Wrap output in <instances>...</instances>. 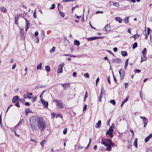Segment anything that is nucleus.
<instances>
[{"label": "nucleus", "instance_id": "obj_1", "mask_svg": "<svg viewBox=\"0 0 152 152\" xmlns=\"http://www.w3.org/2000/svg\"><path fill=\"white\" fill-rule=\"evenodd\" d=\"M30 125L32 129L37 130L39 129L43 131L46 127L45 121L42 118L36 116H32L30 120Z\"/></svg>", "mask_w": 152, "mask_h": 152}, {"label": "nucleus", "instance_id": "obj_2", "mask_svg": "<svg viewBox=\"0 0 152 152\" xmlns=\"http://www.w3.org/2000/svg\"><path fill=\"white\" fill-rule=\"evenodd\" d=\"M101 143L102 144L104 145L105 146H107L111 145L112 146H113L114 144H113L112 141L110 139H102Z\"/></svg>", "mask_w": 152, "mask_h": 152}, {"label": "nucleus", "instance_id": "obj_3", "mask_svg": "<svg viewBox=\"0 0 152 152\" xmlns=\"http://www.w3.org/2000/svg\"><path fill=\"white\" fill-rule=\"evenodd\" d=\"M113 132V129L112 128V126L110 127L109 129L107 130L106 132V134H109L110 138H112L113 137V135L112 134V133Z\"/></svg>", "mask_w": 152, "mask_h": 152}, {"label": "nucleus", "instance_id": "obj_4", "mask_svg": "<svg viewBox=\"0 0 152 152\" xmlns=\"http://www.w3.org/2000/svg\"><path fill=\"white\" fill-rule=\"evenodd\" d=\"M54 101L56 102V106L58 108H63V105L61 101L58 100H55Z\"/></svg>", "mask_w": 152, "mask_h": 152}, {"label": "nucleus", "instance_id": "obj_5", "mask_svg": "<svg viewBox=\"0 0 152 152\" xmlns=\"http://www.w3.org/2000/svg\"><path fill=\"white\" fill-rule=\"evenodd\" d=\"M101 92L99 96V101L100 102H102V98L103 97V95L105 94V93L103 92V91H104V88L102 87L101 88Z\"/></svg>", "mask_w": 152, "mask_h": 152}, {"label": "nucleus", "instance_id": "obj_6", "mask_svg": "<svg viewBox=\"0 0 152 152\" xmlns=\"http://www.w3.org/2000/svg\"><path fill=\"white\" fill-rule=\"evenodd\" d=\"M64 64L63 63H61L59 65L58 70V72L59 73H61L63 72L62 68Z\"/></svg>", "mask_w": 152, "mask_h": 152}, {"label": "nucleus", "instance_id": "obj_7", "mask_svg": "<svg viewBox=\"0 0 152 152\" xmlns=\"http://www.w3.org/2000/svg\"><path fill=\"white\" fill-rule=\"evenodd\" d=\"M40 102L42 103L44 106V107H48V102L45 101L44 100L41 99L40 100Z\"/></svg>", "mask_w": 152, "mask_h": 152}, {"label": "nucleus", "instance_id": "obj_8", "mask_svg": "<svg viewBox=\"0 0 152 152\" xmlns=\"http://www.w3.org/2000/svg\"><path fill=\"white\" fill-rule=\"evenodd\" d=\"M20 16V15L18 14L16 15L15 17V24L17 25L18 24V21Z\"/></svg>", "mask_w": 152, "mask_h": 152}, {"label": "nucleus", "instance_id": "obj_9", "mask_svg": "<svg viewBox=\"0 0 152 152\" xmlns=\"http://www.w3.org/2000/svg\"><path fill=\"white\" fill-rule=\"evenodd\" d=\"M18 100H19V97L18 96H14L12 99V102L13 103L16 102Z\"/></svg>", "mask_w": 152, "mask_h": 152}, {"label": "nucleus", "instance_id": "obj_10", "mask_svg": "<svg viewBox=\"0 0 152 152\" xmlns=\"http://www.w3.org/2000/svg\"><path fill=\"white\" fill-rule=\"evenodd\" d=\"M61 85L63 87L64 89H66L68 87H69V83L61 84Z\"/></svg>", "mask_w": 152, "mask_h": 152}, {"label": "nucleus", "instance_id": "obj_11", "mask_svg": "<svg viewBox=\"0 0 152 152\" xmlns=\"http://www.w3.org/2000/svg\"><path fill=\"white\" fill-rule=\"evenodd\" d=\"M152 137V134H150L145 139V142H147Z\"/></svg>", "mask_w": 152, "mask_h": 152}, {"label": "nucleus", "instance_id": "obj_12", "mask_svg": "<svg viewBox=\"0 0 152 152\" xmlns=\"http://www.w3.org/2000/svg\"><path fill=\"white\" fill-rule=\"evenodd\" d=\"M100 37H93L86 38V39L88 40L91 41L93 40H95L97 39H98Z\"/></svg>", "mask_w": 152, "mask_h": 152}, {"label": "nucleus", "instance_id": "obj_13", "mask_svg": "<svg viewBox=\"0 0 152 152\" xmlns=\"http://www.w3.org/2000/svg\"><path fill=\"white\" fill-rule=\"evenodd\" d=\"M101 121L100 120H99L97 123H96L95 125V127L96 128H99L101 126Z\"/></svg>", "mask_w": 152, "mask_h": 152}, {"label": "nucleus", "instance_id": "obj_14", "mask_svg": "<svg viewBox=\"0 0 152 152\" xmlns=\"http://www.w3.org/2000/svg\"><path fill=\"white\" fill-rule=\"evenodd\" d=\"M110 27L107 25L104 27V30L105 31H108L110 30Z\"/></svg>", "mask_w": 152, "mask_h": 152}, {"label": "nucleus", "instance_id": "obj_15", "mask_svg": "<svg viewBox=\"0 0 152 152\" xmlns=\"http://www.w3.org/2000/svg\"><path fill=\"white\" fill-rule=\"evenodd\" d=\"M140 118L143 119V121L144 123H148V119L145 117L140 116Z\"/></svg>", "mask_w": 152, "mask_h": 152}, {"label": "nucleus", "instance_id": "obj_16", "mask_svg": "<svg viewBox=\"0 0 152 152\" xmlns=\"http://www.w3.org/2000/svg\"><path fill=\"white\" fill-rule=\"evenodd\" d=\"M141 63L142 61H145L146 59V55H142L141 56Z\"/></svg>", "mask_w": 152, "mask_h": 152}, {"label": "nucleus", "instance_id": "obj_17", "mask_svg": "<svg viewBox=\"0 0 152 152\" xmlns=\"http://www.w3.org/2000/svg\"><path fill=\"white\" fill-rule=\"evenodd\" d=\"M128 99H129V97H126V99L124 100L122 102V103L121 104V107H122V106L124 104L125 102H126V101H127V100H128Z\"/></svg>", "mask_w": 152, "mask_h": 152}, {"label": "nucleus", "instance_id": "obj_18", "mask_svg": "<svg viewBox=\"0 0 152 152\" xmlns=\"http://www.w3.org/2000/svg\"><path fill=\"white\" fill-rule=\"evenodd\" d=\"M137 139L136 138L135 139L134 141V145L136 148L137 147Z\"/></svg>", "mask_w": 152, "mask_h": 152}, {"label": "nucleus", "instance_id": "obj_19", "mask_svg": "<svg viewBox=\"0 0 152 152\" xmlns=\"http://www.w3.org/2000/svg\"><path fill=\"white\" fill-rule=\"evenodd\" d=\"M115 20L118 21L119 23H121L122 21V19L119 17H116Z\"/></svg>", "mask_w": 152, "mask_h": 152}, {"label": "nucleus", "instance_id": "obj_20", "mask_svg": "<svg viewBox=\"0 0 152 152\" xmlns=\"http://www.w3.org/2000/svg\"><path fill=\"white\" fill-rule=\"evenodd\" d=\"M124 71L123 70H122L121 69L119 71V73L121 78H122L124 77Z\"/></svg>", "mask_w": 152, "mask_h": 152}, {"label": "nucleus", "instance_id": "obj_21", "mask_svg": "<svg viewBox=\"0 0 152 152\" xmlns=\"http://www.w3.org/2000/svg\"><path fill=\"white\" fill-rule=\"evenodd\" d=\"M23 122L24 120L23 119H20V121L17 124V125L16 126H20V125H21V124H23Z\"/></svg>", "mask_w": 152, "mask_h": 152}, {"label": "nucleus", "instance_id": "obj_22", "mask_svg": "<svg viewBox=\"0 0 152 152\" xmlns=\"http://www.w3.org/2000/svg\"><path fill=\"white\" fill-rule=\"evenodd\" d=\"M42 63H39L37 67V70H38L39 69H41L42 68Z\"/></svg>", "mask_w": 152, "mask_h": 152}, {"label": "nucleus", "instance_id": "obj_23", "mask_svg": "<svg viewBox=\"0 0 152 152\" xmlns=\"http://www.w3.org/2000/svg\"><path fill=\"white\" fill-rule=\"evenodd\" d=\"M107 147L106 149V150L108 151H110L112 150L111 147V145H109L107 146Z\"/></svg>", "mask_w": 152, "mask_h": 152}, {"label": "nucleus", "instance_id": "obj_24", "mask_svg": "<svg viewBox=\"0 0 152 152\" xmlns=\"http://www.w3.org/2000/svg\"><path fill=\"white\" fill-rule=\"evenodd\" d=\"M129 19L128 17H126L124 19V21L125 23L127 24L128 23V22H129V19Z\"/></svg>", "mask_w": 152, "mask_h": 152}, {"label": "nucleus", "instance_id": "obj_25", "mask_svg": "<svg viewBox=\"0 0 152 152\" xmlns=\"http://www.w3.org/2000/svg\"><path fill=\"white\" fill-rule=\"evenodd\" d=\"M121 55L124 56H127V53L126 51H122L121 52Z\"/></svg>", "mask_w": 152, "mask_h": 152}, {"label": "nucleus", "instance_id": "obj_26", "mask_svg": "<svg viewBox=\"0 0 152 152\" xmlns=\"http://www.w3.org/2000/svg\"><path fill=\"white\" fill-rule=\"evenodd\" d=\"M74 43L75 45L77 46H78L80 44V42L79 41L77 40H75L74 41Z\"/></svg>", "mask_w": 152, "mask_h": 152}, {"label": "nucleus", "instance_id": "obj_27", "mask_svg": "<svg viewBox=\"0 0 152 152\" xmlns=\"http://www.w3.org/2000/svg\"><path fill=\"white\" fill-rule=\"evenodd\" d=\"M58 10L59 12V14H60V16L62 18H64V15H65L64 13L61 11L60 10H59V9Z\"/></svg>", "mask_w": 152, "mask_h": 152}, {"label": "nucleus", "instance_id": "obj_28", "mask_svg": "<svg viewBox=\"0 0 152 152\" xmlns=\"http://www.w3.org/2000/svg\"><path fill=\"white\" fill-rule=\"evenodd\" d=\"M147 50L146 48H144L142 51V55H146Z\"/></svg>", "mask_w": 152, "mask_h": 152}, {"label": "nucleus", "instance_id": "obj_29", "mask_svg": "<svg viewBox=\"0 0 152 152\" xmlns=\"http://www.w3.org/2000/svg\"><path fill=\"white\" fill-rule=\"evenodd\" d=\"M0 10L2 12H5L6 11V8L4 7H1Z\"/></svg>", "mask_w": 152, "mask_h": 152}, {"label": "nucleus", "instance_id": "obj_30", "mask_svg": "<svg viewBox=\"0 0 152 152\" xmlns=\"http://www.w3.org/2000/svg\"><path fill=\"white\" fill-rule=\"evenodd\" d=\"M55 47L54 46H53L52 48L50 50V52L51 53H53L55 51Z\"/></svg>", "mask_w": 152, "mask_h": 152}, {"label": "nucleus", "instance_id": "obj_31", "mask_svg": "<svg viewBox=\"0 0 152 152\" xmlns=\"http://www.w3.org/2000/svg\"><path fill=\"white\" fill-rule=\"evenodd\" d=\"M45 69H46L48 72H49L50 71V68L48 66H45Z\"/></svg>", "mask_w": 152, "mask_h": 152}, {"label": "nucleus", "instance_id": "obj_32", "mask_svg": "<svg viewBox=\"0 0 152 152\" xmlns=\"http://www.w3.org/2000/svg\"><path fill=\"white\" fill-rule=\"evenodd\" d=\"M113 3V5L116 7H118L119 6V4L118 2H112Z\"/></svg>", "mask_w": 152, "mask_h": 152}, {"label": "nucleus", "instance_id": "obj_33", "mask_svg": "<svg viewBox=\"0 0 152 152\" xmlns=\"http://www.w3.org/2000/svg\"><path fill=\"white\" fill-rule=\"evenodd\" d=\"M137 42H135L133 45L132 48L133 49H134L137 47Z\"/></svg>", "mask_w": 152, "mask_h": 152}, {"label": "nucleus", "instance_id": "obj_34", "mask_svg": "<svg viewBox=\"0 0 152 152\" xmlns=\"http://www.w3.org/2000/svg\"><path fill=\"white\" fill-rule=\"evenodd\" d=\"M26 115H27L29 113H32V111H29V109H26L25 110Z\"/></svg>", "mask_w": 152, "mask_h": 152}, {"label": "nucleus", "instance_id": "obj_35", "mask_svg": "<svg viewBox=\"0 0 152 152\" xmlns=\"http://www.w3.org/2000/svg\"><path fill=\"white\" fill-rule=\"evenodd\" d=\"M110 102L113 105H115V102L114 100H111L110 101Z\"/></svg>", "mask_w": 152, "mask_h": 152}, {"label": "nucleus", "instance_id": "obj_36", "mask_svg": "<svg viewBox=\"0 0 152 152\" xmlns=\"http://www.w3.org/2000/svg\"><path fill=\"white\" fill-rule=\"evenodd\" d=\"M67 129L66 128H65L63 131V133L64 134H66L67 133Z\"/></svg>", "mask_w": 152, "mask_h": 152}, {"label": "nucleus", "instance_id": "obj_37", "mask_svg": "<svg viewBox=\"0 0 152 152\" xmlns=\"http://www.w3.org/2000/svg\"><path fill=\"white\" fill-rule=\"evenodd\" d=\"M84 76L85 77L88 78L89 77V75L88 73H86L84 74Z\"/></svg>", "mask_w": 152, "mask_h": 152}, {"label": "nucleus", "instance_id": "obj_38", "mask_svg": "<svg viewBox=\"0 0 152 152\" xmlns=\"http://www.w3.org/2000/svg\"><path fill=\"white\" fill-rule=\"evenodd\" d=\"M25 20H26V26L29 27V26H30V24L29 23V21L28 20H27L26 19H25Z\"/></svg>", "mask_w": 152, "mask_h": 152}, {"label": "nucleus", "instance_id": "obj_39", "mask_svg": "<svg viewBox=\"0 0 152 152\" xmlns=\"http://www.w3.org/2000/svg\"><path fill=\"white\" fill-rule=\"evenodd\" d=\"M45 141L44 140L40 142L41 145L42 146H43L44 144L45 143Z\"/></svg>", "mask_w": 152, "mask_h": 152}, {"label": "nucleus", "instance_id": "obj_40", "mask_svg": "<svg viewBox=\"0 0 152 152\" xmlns=\"http://www.w3.org/2000/svg\"><path fill=\"white\" fill-rule=\"evenodd\" d=\"M151 31V30L149 28H147V34L148 35L149 34Z\"/></svg>", "mask_w": 152, "mask_h": 152}, {"label": "nucleus", "instance_id": "obj_41", "mask_svg": "<svg viewBox=\"0 0 152 152\" xmlns=\"http://www.w3.org/2000/svg\"><path fill=\"white\" fill-rule=\"evenodd\" d=\"M139 35H134L133 36V37L135 39H137V38H138L139 37Z\"/></svg>", "mask_w": 152, "mask_h": 152}, {"label": "nucleus", "instance_id": "obj_42", "mask_svg": "<svg viewBox=\"0 0 152 152\" xmlns=\"http://www.w3.org/2000/svg\"><path fill=\"white\" fill-rule=\"evenodd\" d=\"M55 8V4H53L52 5L51 7L50 8V9H53Z\"/></svg>", "mask_w": 152, "mask_h": 152}, {"label": "nucleus", "instance_id": "obj_43", "mask_svg": "<svg viewBox=\"0 0 152 152\" xmlns=\"http://www.w3.org/2000/svg\"><path fill=\"white\" fill-rule=\"evenodd\" d=\"M45 91H44L41 94L39 95V97L41 99L42 98V95L43 93L45 92Z\"/></svg>", "mask_w": 152, "mask_h": 152}, {"label": "nucleus", "instance_id": "obj_44", "mask_svg": "<svg viewBox=\"0 0 152 152\" xmlns=\"http://www.w3.org/2000/svg\"><path fill=\"white\" fill-rule=\"evenodd\" d=\"M15 105L16 106L18 107H20V105H19V102H17L15 104Z\"/></svg>", "mask_w": 152, "mask_h": 152}, {"label": "nucleus", "instance_id": "obj_45", "mask_svg": "<svg viewBox=\"0 0 152 152\" xmlns=\"http://www.w3.org/2000/svg\"><path fill=\"white\" fill-rule=\"evenodd\" d=\"M56 117H60V118H62V115L60 114H58L57 115Z\"/></svg>", "mask_w": 152, "mask_h": 152}, {"label": "nucleus", "instance_id": "obj_46", "mask_svg": "<svg viewBox=\"0 0 152 152\" xmlns=\"http://www.w3.org/2000/svg\"><path fill=\"white\" fill-rule=\"evenodd\" d=\"M128 60H129V59H127L126 61L125 64V65H128Z\"/></svg>", "mask_w": 152, "mask_h": 152}, {"label": "nucleus", "instance_id": "obj_47", "mask_svg": "<svg viewBox=\"0 0 152 152\" xmlns=\"http://www.w3.org/2000/svg\"><path fill=\"white\" fill-rule=\"evenodd\" d=\"M87 105L86 104H85L84 107H83V111H84L87 108Z\"/></svg>", "mask_w": 152, "mask_h": 152}, {"label": "nucleus", "instance_id": "obj_48", "mask_svg": "<svg viewBox=\"0 0 152 152\" xmlns=\"http://www.w3.org/2000/svg\"><path fill=\"white\" fill-rule=\"evenodd\" d=\"M74 0H63V2H69L74 1Z\"/></svg>", "mask_w": 152, "mask_h": 152}, {"label": "nucleus", "instance_id": "obj_49", "mask_svg": "<svg viewBox=\"0 0 152 152\" xmlns=\"http://www.w3.org/2000/svg\"><path fill=\"white\" fill-rule=\"evenodd\" d=\"M16 67V64H15L13 65L12 66V69H14Z\"/></svg>", "mask_w": 152, "mask_h": 152}, {"label": "nucleus", "instance_id": "obj_50", "mask_svg": "<svg viewBox=\"0 0 152 152\" xmlns=\"http://www.w3.org/2000/svg\"><path fill=\"white\" fill-rule=\"evenodd\" d=\"M107 80H108V83L110 84V76H109L108 77V78H107Z\"/></svg>", "mask_w": 152, "mask_h": 152}, {"label": "nucleus", "instance_id": "obj_51", "mask_svg": "<svg viewBox=\"0 0 152 152\" xmlns=\"http://www.w3.org/2000/svg\"><path fill=\"white\" fill-rule=\"evenodd\" d=\"M77 73L76 72H74L73 73V76L74 77H75L77 75Z\"/></svg>", "mask_w": 152, "mask_h": 152}, {"label": "nucleus", "instance_id": "obj_52", "mask_svg": "<svg viewBox=\"0 0 152 152\" xmlns=\"http://www.w3.org/2000/svg\"><path fill=\"white\" fill-rule=\"evenodd\" d=\"M99 77H98L97 79H96V85H97L99 81Z\"/></svg>", "mask_w": 152, "mask_h": 152}, {"label": "nucleus", "instance_id": "obj_53", "mask_svg": "<svg viewBox=\"0 0 152 152\" xmlns=\"http://www.w3.org/2000/svg\"><path fill=\"white\" fill-rule=\"evenodd\" d=\"M113 50L115 52L117 51L118 49L117 48L115 47L113 48Z\"/></svg>", "mask_w": 152, "mask_h": 152}, {"label": "nucleus", "instance_id": "obj_54", "mask_svg": "<svg viewBox=\"0 0 152 152\" xmlns=\"http://www.w3.org/2000/svg\"><path fill=\"white\" fill-rule=\"evenodd\" d=\"M83 148L84 147H82V146H81V145H79L78 146V148L79 149H82V148Z\"/></svg>", "mask_w": 152, "mask_h": 152}, {"label": "nucleus", "instance_id": "obj_55", "mask_svg": "<svg viewBox=\"0 0 152 152\" xmlns=\"http://www.w3.org/2000/svg\"><path fill=\"white\" fill-rule=\"evenodd\" d=\"M36 97H34V98L32 99V102H34L36 100Z\"/></svg>", "mask_w": 152, "mask_h": 152}, {"label": "nucleus", "instance_id": "obj_56", "mask_svg": "<svg viewBox=\"0 0 152 152\" xmlns=\"http://www.w3.org/2000/svg\"><path fill=\"white\" fill-rule=\"evenodd\" d=\"M99 13H103V11H97L96 12V14H98Z\"/></svg>", "mask_w": 152, "mask_h": 152}, {"label": "nucleus", "instance_id": "obj_57", "mask_svg": "<svg viewBox=\"0 0 152 152\" xmlns=\"http://www.w3.org/2000/svg\"><path fill=\"white\" fill-rule=\"evenodd\" d=\"M30 104L28 102H26L25 103V105L26 106H29L30 105Z\"/></svg>", "mask_w": 152, "mask_h": 152}, {"label": "nucleus", "instance_id": "obj_58", "mask_svg": "<svg viewBox=\"0 0 152 152\" xmlns=\"http://www.w3.org/2000/svg\"><path fill=\"white\" fill-rule=\"evenodd\" d=\"M51 117H52V118H53L54 117L55 115V113H51Z\"/></svg>", "mask_w": 152, "mask_h": 152}, {"label": "nucleus", "instance_id": "obj_59", "mask_svg": "<svg viewBox=\"0 0 152 152\" xmlns=\"http://www.w3.org/2000/svg\"><path fill=\"white\" fill-rule=\"evenodd\" d=\"M75 16L76 17V18H77V19H79L81 17V16H77V15H75Z\"/></svg>", "mask_w": 152, "mask_h": 152}, {"label": "nucleus", "instance_id": "obj_60", "mask_svg": "<svg viewBox=\"0 0 152 152\" xmlns=\"http://www.w3.org/2000/svg\"><path fill=\"white\" fill-rule=\"evenodd\" d=\"M135 71L136 72H137V73H140L141 72V70H139V69H136L135 70Z\"/></svg>", "mask_w": 152, "mask_h": 152}, {"label": "nucleus", "instance_id": "obj_61", "mask_svg": "<svg viewBox=\"0 0 152 152\" xmlns=\"http://www.w3.org/2000/svg\"><path fill=\"white\" fill-rule=\"evenodd\" d=\"M88 95L87 93V91H86V92L85 93V98H86V97H87L88 96Z\"/></svg>", "mask_w": 152, "mask_h": 152}, {"label": "nucleus", "instance_id": "obj_62", "mask_svg": "<svg viewBox=\"0 0 152 152\" xmlns=\"http://www.w3.org/2000/svg\"><path fill=\"white\" fill-rule=\"evenodd\" d=\"M28 96H28L27 95H24V97L25 99H27V98H28Z\"/></svg>", "mask_w": 152, "mask_h": 152}, {"label": "nucleus", "instance_id": "obj_63", "mask_svg": "<svg viewBox=\"0 0 152 152\" xmlns=\"http://www.w3.org/2000/svg\"><path fill=\"white\" fill-rule=\"evenodd\" d=\"M34 35L36 36H37L38 35V33L37 31H36L35 32Z\"/></svg>", "mask_w": 152, "mask_h": 152}, {"label": "nucleus", "instance_id": "obj_64", "mask_svg": "<svg viewBox=\"0 0 152 152\" xmlns=\"http://www.w3.org/2000/svg\"><path fill=\"white\" fill-rule=\"evenodd\" d=\"M27 94L29 95L32 96L33 95V94L31 93H29L28 92H27Z\"/></svg>", "mask_w": 152, "mask_h": 152}]
</instances>
